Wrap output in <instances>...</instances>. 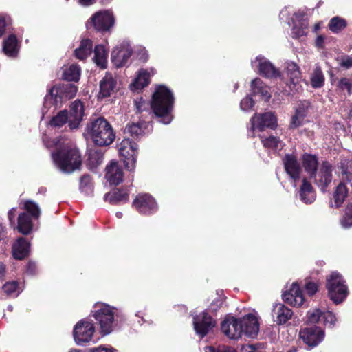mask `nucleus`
Segmentation results:
<instances>
[{"instance_id": "1", "label": "nucleus", "mask_w": 352, "mask_h": 352, "mask_svg": "<svg viewBox=\"0 0 352 352\" xmlns=\"http://www.w3.org/2000/svg\"><path fill=\"white\" fill-rule=\"evenodd\" d=\"M173 104L174 97L172 91L166 86L158 85L153 94L151 108L160 122L164 124L171 122Z\"/></svg>"}, {"instance_id": "2", "label": "nucleus", "mask_w": 352, "mask_h": 352, "mask_svg": "<svg viewBox=\"0 0 352 352\" xmlns=\"http://www.w3.org/2000/svg\"><path fill=\"white\" fill-rule=\"evenodd\" d=\"M94 317L100 327V333L105 336L118 327V321L123 316L118 308L101 303L96 305Z\"/></svg>"}, {"instance_id": "3", "label": "nucleus", "mask_w": 352, "mask_h": 352, "mask_svg": "<svg viewBox=\"0 0 352 352\" xmlns=\"http://www.w3.org/2000/svg\"><path fill=\"white\" fill-rule=\"evenodd\" d=\"M87 134L98 146H107L113 142L115 134L109 123L103 118L91 120L86 127Z\"/></svg>"}, {"instance_id": "4", "label": "nucleus", "mask_w": 352, "mask_h": 352, "mask_svg": "<svg viewBox=\"0 0 352 352\" xmlns=\"http://www.w3.org/2000/svg\"><path fill=\"white\" fill-rule=\"evenodd\" d=\"M77 91V87L71 83L54 85L48 89L47 94L44 98V109H50L52 107L56 109L62 104L64 100L74 98Z\"/></svg>"}, {"instance_id": "5", "label": "nucleus", "mask_w": 352, "mask_h": 352, "mask_svg": "<svg viewBox=\"0 0 352 352\" xmlns=\"http://www.w3.org/2000/svg\"><path fill=\"white\" fill-rule=\"evenodd\" d=\"M277 126V118L272 112L255 113L250 120L248 136L256 137V131H263L265 129H274Z\"/></svg>"}, {"instance_id": "6", "label": "nucleus", "mask_w": 352, "mask_h": 352, "mask_svg": "<svg viewBox=\"0 0 352 352\" xmlns=\"http://www.w3.org/2000/svg\"><path fill=\"white\" fill-rule=\"evenodd\" d=\"M327 288L329 298L336 304L342 302L348 294L345 281L338 272H332L327 278Z\"/></svg>"}, {"instance_id": "7", "label": "nucleus", "mask_w": 352, "mask_h": 352, "mask_svg": "<svg viewBox=\"0 0 352 352\" xmlns=\"http://www.w3.org/2000/svg\"><path fill=\"white\" fill-rule=\"evenodd\" d=\"M94 333V324L87 319H82L74 327V340L78 345H85L93 340Z\"/></svg>"}, {"instance_id": "8", "label": "nucleus", "mask_w": 352, "mask_h": 352, "mask_svg": "<svg viewBox=\"0 0 352 352\" xmlns=\"http://www.w3.org/2000/svg\"><path fill=\"white\" fill-rule=\"evenodd\" d=\"M43 142L46 147L54 148L57 151L56 154H78L79 153L75 142L71 139L65 138L51 139L45 137ZM52 154H55V153Z\"/></svg>"}, {"instance_id": "9", "label": "nucleus", "mask_w": 352, "mask_h": 352, "mask_svg": "<svg viewBox=\"0 0 352 352\" xmlns=\"http://www.w3.org/2000/svg\"><path fill=\"white\" fill-rule=\"evenodd\" d=\"M294 114L290 120V128L295 129L302 124L305 118L311 116L316 112L312 103L307 100H300L294 107Z\"/></svg>"}, {"instance_id": "10", "label": "nucleus", "mask_w": 352, "mask_h": 352, "mask_svg": "<svg viewBox=\"0 0 352 352\" xmlns=\"http://www.w3.org/2000/svg\"><path fill=\"white\" fill-rule=\"evenodd\" d=\"M113 13L109 10H101L94 13L88 21L87 25L93 26L99 32L109 31L114 25Z\"/></svg>"}, {"instance_id": "11", "label": "nucleus", "mask_w": 352, "mask_h": 352, "mask_svg": "<svg viewBox=\"0 0 352 352\" xmlns=\"http://www.w3.org/2000/svg\"><path fill=\"white\" fill-rule=\"evenodd\" d=\"M133 54V49L128 41L119 43L111 52V61L116 67L126 65Z\"/></svg>"}, {"instance_id": "12", "label": "nucleus", "mask_w": 352, "mask_h": 352, "mask_svg": "<svg viewBox=\"0 0 352 352\" xmlns=\"http://www.w3.org/2000/svg\"><path fill=\"white\" fill-rule=\"evenodd\" d=\"M55 166L64 173H72L78 169L82 163L80 155H52Z\"/></svg>"}, {"instance_id": "13", "label": "nucleus", "mask_w": 352, "mask_h": 352, "mask_svg": "<svg viewBox=\"0 0 352 352\" xmlns=\"http://www.w3.org/2000/svg\"><path fill=\"white\" fill-rule=\"evenodd\" d=\"M193 326L196 333L203 338L216 326V321L204 311L193 316Z\"/></svg>"}, {"instance_id": "14", "label": "nucleus", "mask_w": 352, "mask_h": 352, "mask_svg": "<svg viewBox=\"0 0 352 352\" xmlns=\"http://www.w3.org/2000/svg\"><path fill=\"white\" fill-rule=\"evenodd\" d=\"M252 66L257 69L258 73L266 78H277L280 76V72L274 65L265 56H257L252 61Z\"/></svg>"}, {"instance_id": "15", "label": "nucleus", "mask_w": 352, "mask_h": 352, "mask_svg": "<svg viewBox=\"0 0 352 352\" xmlns=\"http://www.w3.org/2000/svg\"><path fill=\"white\" fill-rule=\"evenodd\" d=\"M133 206L143 214H151L157 210L155 199L148 194L138 195L133 202Z\"/></svg>"}, {"instance_id": "16", "label": "nucleus", "mask_w": 352, "mask_h": 352, "mask_svg": "<svg viewBox=\"0 0 352 352\" xmlns=\"http://www.w3.org/2000/svg\"><path fill=\"white\" fill-rule=\"evenodd\" d=\"M85 116V107L80 100L72 102L68 112L69 127L72 130L77 129Z\"/></svg>"}, {"instance_id": "17", "label": "nucleus", "mask_w": 352, "mask_h": 352, "mask_svg": "<svg viewBox=\"0 0 352 352\" xmlns=\"http://www.w3.org/2000/svg\"><path fill=\"white\" fill-rule=\"evenodd\" d=\"M312 177L321 190L325 192L332 182V165L328 162H324L318 172H316Z\"/></svg>"}, {"instance_id": "18", "label": "nucleus", "mask_w": 352, "mask_h": 352, "mask_svg": "<svg viewBox=\"0 0 352 352\" xmlns=\"http://www.w3.org/2000/svg\"><path fill=\"white\" fill-rule=\"evenodd\" d=\"M299 335L303 342L310 346L318 345L323 340L324 336V331L316 326L302 329Z\"/></svg>"}, {"instance_id": "19", "label": "nucleus", "mask_w": 352, "mask_h": 352, "mask_svg": "<svg viewBox=\"0 0 352 352\" xmlns=\"http://www.w3.org/2000/svg\"><path fill=\"white\" fill-rule=\"evenodd\" d=\"M222 332L230 339L237 340L242 336L240 319L233 316L226 318L221 323Z\"/></svg>"}, {"instance_id": "20", "label": "nucleus", "mask_w": 352, "mask_h": 352, "mask_svg": "<svg viewBox=\"0 0 352 352\" xmlns=\"http://www.w3.org/2000/svg\"><path fill=\"white\" fill-rule=\"evenodd\" d=\"M294 17L292 18L293 27L291 31V36L295 39H300L307 35L308 28V21L305 17V13L299 11L294 14Z\"/></svg>"}, {"instance_id": "21", "label": "nucleus", "mask_w": 352, "mask_h": 352, "mask_svg": "<svg viewBox=\"0 0 352 352\" xmlns=\"http://www.w3.org/2000/svg\"><path fill=\"white\" fill-rule=\"evenodd\" d=\"M239 319L242 335L248 338H255L259 331V323L257 317L254 314H249Z\"/></svg>"}, {"instance_id": "22", "label": "nucleus", "mask_w": 352, "mask_h": 352, "mask_svg": "<svg viewBox=\"0 0 352 352\" xmlns=\"http://www.w3.org/2000/svg\"><path fill=\"white\" fill-rule=\"evenodd\" d=\"M117 81L111 74L107 72L99 83L98 98H104L111 96L116 91Z\"/></svg>"}, {"instance_id": "23", "label": "nucleus", "mask_w": 352, "mask_h": 352, "mask_svg": "<svg viewBox=\"0 0 352 352\" xmlns=\"http://www.w3.org/2000/svg\"><path fill=\"white\" fill-rule=\"evenodd\" d=\"M285 64L286 74L289 78L290 90L292 91H298V84L301 80V72L299 67L292 61L287 62Z\"/></svg>"}, {"instance_id": "24", "label": "nucleus", "mask_w": 352, "mask_h": 352, "mask_svg": "<svg viewBox=\"0 0 352 352\" xmlns=\"http://www.w3.org/2000/svg\"><path fill=\"white\" fill-rule=\"evenodd\" d=\"M293 314L292 310L282 303L275 304L272 311L274 322L279 325L285 324Z\"/></svg>"}, {"instance_id": "25", "label": "nucleus", "mask_w": 352, "mask_h": 352, "mask_svg": "<svg viewBox=\"0 0 352 352\" xmlns=\"http://www.w3.org/2000/svg\"><path fill=\"white\" fill-rule=\"evenodd\" d=\"M283 300L292 306H301L305 298L297 283H294L289 291L283 294Z\"/></svg>"}, {"instance_id": "26", "label": "nucleus", "mask_w": 352, "mask_h": 352, "mask_svg": "<svg viewBox=\"0 0 352 352\" xmlns=\"http://www.w3.org/2000/svg\"><path fill=\"white\" fill-rule=\"evenodd\" d=\"M123 172L116 161H111L106 167L105 178L111 185L117 186L123 181Z\"/></svg>"}, {"instance_id": "27", "label": "nucleus", "mask_w": 352, "mask_h": 352, "mask_svg": "<svg viewBox=\"0 0 352 352\" xmlns=\"http://www.w3.org/2000/svg\"><path fill=\"white\" fill-rule=\"evenodd\" d=\"M285 168L287 173L294 180V187L296 186V181L299 179L301 166L297 160L296 155H285L283 159Z\"/></svg>"}, {"instance_id": "28", "label": "nucleus", "mask_w": 352, "mask_h": 352, "mask_svg": "<svg viewBox=\"0 0 352 352\" xmlns=\"http://www.w3.org/2000/svg\"><path fill=\"white\" fill-rule=\"evenodd\" d=\"M155 74V70L153 68H151L149 70L140 69L138 76L130 85L131 89L132 91H139L146 87L150 83L151 76Z\"/></svg>"}, {"instance_id": "29", "label": "nucleus", "mask_w": 352, "mask_h": 352, "mask_svg": "<svg viewBox=\"0 0 352 352\" xmlns=\"http://www.w3.org/2000/svg\"><path fill=\"white\" fill-rule=\"evenodd\" d=\"M33 220L35 219L26 212H21L18 217L17 226H14V229H16L19 233L23 235H28L32 231Z\"/></svg>"}, {"instance_id": "30", "label": "nucleus", "mask_w": 352, "mask_h": 352, "mask_svg": "<svg viewBox=\"0 0 352 352\" xmlns=\"http://www.w3.org/2000/svg\"><path fill=\"white\" fill-rule=\"evenodd\" d=\"M20 49L19 43L14 34H10L3 41V50L9 57H16Z\"/></svg>"}, {"instance_id": "31", "label": "nucleus", "mask_w": 352, "mask_h": 352, "mask_svg": "<svg viewBox=\"0 0 352 352\" xmlns=\"http://www.w3.org/2000/svg\"><path fill=\"white\" fill-rule=\"evenodd\" d=\"M348 196V189L344 183H340L336 188L333 197L330 201V206L339 208L344 203Z\"/></svg>"}, {"instance_id": "32", "label": "nucleus", "mask_w": 352, "mask_h": 352, "mask_svg": "<svg viewBox=\"0 0 352 352\" xmlns=\"http://www.w3.org/2000/svg\"><path fill=\"white\" fill-rule=\"evenodd\" d=\"M270 88L265 85L258 78H256L251 82V91L253 95H258L265 101L271 98L269 91Z\"/></svg>"}, {"instance_id": "33", "label": "nucleus", "mask_w": 352, "mask_h": 352, "mask_svg": "<svg viewBox=\"0 0 352 352\" xmlns=\"http://www.w3.org/2000/svg\"><path fill=\"white\" fill-rule=\"evenodd\" d=\"M30 243L24 238L20 237L12 246L13 256L16 259L21 260L28 254Z\"/></svg>"}, {"instance_id": "34", "label": "nucleus", "mask_w": 352, "mask_h": 352, "mask_svg": "<svg viewBox=\"0 0 352 352\" xmlns=\"http://www.w3.org/2000/svg\"><path fill=\"white\" fill-rule=\"evenodd\" d=\"M299 196L300 200L306 204H311L316 199V195L311 184L305 178L300 188Z\"/></svg>"}, {"instance_id": "35", "label": "nucleus", "mask_w": 352, "mask_h": 352, "mask_svg": "<svg viewBox=\"0 0 352 352\" xmlns=\"http://www.w3.org/2000/svg\"><path fill=\"white\" fill-rule=\"evenodd\" d=\"M148 123L139 122L128 124L124 129V133L134 138H139L146 133L145 130L149 131Z\"/></svg>"}, {"instance_id": "36", "label": "nucleus", "mask_w": 352, "mask_h": 352, "mask_svg": "<svg viewBox=\"0 0 352 352\" xmlns=\"http://www.w3.org/2000/svg\"><path fill=\"white\" fill-rule=\"evenodd\" d=\"M129 194L126 190L116 189L111 192L106 193L104 200L111 204H118L129 200Z\"/></svg>"}, {"instance_id": "37", "label": "nucleus", "mask_w": 352, "mask_h": 352, "mask_svg": "<svg viewBox=\"0 0 352 352\" xmlns=\"http://www.w3.org/2000/svg\"><path fill=\"white\" fill-rule=\"evenodd\" d=\"M108 50L103 45H98L94 48V60L101 69H105L107 65Z\"/></svg>"}, {"instance_id": "38", "label": "nucleus", "mask_w": 352, "mask_h": 352, "mask_svg": "<svg viewBox=\"0 0 352 352\" xmlns=\"http://www.w3.org/2000/svg\"><path fill=\"white\" fill-rule=\"evenodd\" d=\"M324 75L321 67L316 65L312 72L310 74V84L314 89H320L324 85Z\"/></svg>"}, {"instance_id": "39", "label": "nucleus", "mask_w": 352, "mask_h": 352, "mask_svg": "<svg viewBox=\"0 0 352 352\" xmlns=\"http://www.w3.org/2000/svg\"><path fill=\"white\" fill-rule=\"evenodd\" d=\"M92 47V41L90 39L82 40L80 46L74 51L76 57L82 60L86 59L91 54Z\"/></svg>"}, {"instance_id": "40", "label": "nucleus", "mask_w": 352, "mask_h": 352, "mask_svg": "<svg viewBox=\"0 0 352 352\" xmlns=\"http://www.w3.org/2000/svg\"><path fill=\"white\" fill-rule=\"evenodd\" d=\"M117 148L119 154H130L137 152L138 146L136 142L129 138H124L117 144Z\"/></svg>"}, {"instance_id": "41", "label": "nucleus", "mask_w": 352, "mask_h": 352, "mask_svg": "<svg viewBox=\"0 0 352 352\" xmlns=\"http://www.w3.org/2000/svg\"><path fill=\"white\" fill-rule=\"evenodd\" d=\"M80 76V67L72 64L66 67L63 74V78L67 81H78Z\"/></svg>"}, {"instance_id": "42", "label": "nucleus", "mask_w": 352, "mask_h": 352, "mask_svg": "<svg viewBox=\"0 0 352 352\" xmlns=\"http://www.w3.org/2000/svg\"><path fill=\"white\" fill-rule=\"evenodd\" d=\"M303 167L311 176L316 172L318 162L316 155H303Z\"/></svg>"}, {"instance_id": "43", "label": "nucleus", "mask_w": 352, "mask_h": 352, "mask_svg": "<svg viewBox=\"0 0 352 352\" xmlns=\"http://www.w3.org/2000/svg\"><path fill=\"white\" fill-rule=\"evenodd\" d=\"M67 122L69 123L68 111L67 110H63L58 112L51 119L50 124L52 126L60 128Z\"/></svg>"}, {"instance_id": "44", "label": "nucleus", "mask_w": 352, "mask_h": 352, "mask_svg": "<svg viewBox=\"0 0 352 352\" xmlns=\"http://www.w3.org/2000/svg\"><path fill=\"white\" fill-rule=\"evenodd\" d=\"M23 208L25 210V212L29 214V216L33 217L34 219H38L41 214V210L38 205L31 201L27 200L24 202Z\"/></svg>"}, {"instance_id": "45", "label": "nucleus", "mask_w": 352, "mask_h": 352, "mask_svg": "<svg viewBox=\"0 0 352 352\" xmlns=\"http://www.w3.org/2000/svg\"><path fill=\"white\" fill-rule=\"evenodd\" d=\"M260 139L265 148L274 149L275 151L282 148L283 146V142L276 137L270 136L268 138H264L260 136Z\"/></svg>"}, {"instance_id": "46", "label": "nucleus", "mask_w": 352, "mask_h": 352, "mask_svg": "<svg viewBox=\"0 0 352 352\" xmlns=\"http://www.w3.org/2000/svg\"><path fill=\"white\" fill-rule=\"evenodd\" d=\"M346 26V21L339 16L332 18L329 23V30L333 33H338Z\"/></svg>"}, {"instance_id": "47", "label": "nucleus", "mask_w": 352, "mask_h": 352, "mask_svg": "<svg viewBox=\"0 0 352 352\" xmlns=\"http://www.w3.org/2000/svg\"><path fill=\"white\" fill-rule=\"evenodd\" d=\"M3 290L8 296H17L20 293L17 282H8L3 286Z\"/></svg>"}, {"instance_id": "48", "label": "nucleus", "mask_w": 352, "mask_h": 352, "mask_svg": "<svg viewBox=\"0 0 352 352\" xmlns=\"http://www.w3.org/2000/svg\"><path fill=\"white\" fill-rule=\"evenodd\" d=\"M323 312L319 309H315L307 314V322L310 323H321Z\"/></svg>"}, {"instance_id": "49", "label": "nucleus", "mask_w": 352, "mask_h": 352, "mask_svg": "<svg viewBox=\"0 0 352 352\" xmlns=\"http://www.w3.org/2000/svg\"><path fill=\"white\" fill-rule=\"evenodd\" d=\"M341 225L345 228L352 226V203L347 206L345 216L341 220Z\"/></svg>"}, {"instance_id": "50", "label": "nucleus", "mask_w": 352, "mask_h": 352, "mask_svg": "<svg viewBox=\"0 0 352 352\" xmlns=\"http://www.w3.org/2000/svg\"><path fill=\"white\" fill-rule=\"evenodd\" d=\"M87 165L89 169L96 168L103 161V155H88Z\"/></svg>"}, {"instance_id": "51", "label": "nucleus", "mask_w": 352, "mask_h": 352, "mask_svg": "<svg viewBox=\"0 0 352 352\" xmlns=\"http://www.w3.org/2000/svg\"><path fill=\"white\" fill-rule=\"evenodd\" d=\"M205 352H237L232 347L221 345V346H208L205 348Z\"/></svg>"}, {"instance_id": "52", "label": "nucleus", "mask_w": 352, "mask_h": 352, "mask_svg": "<svg viewBox=\"0 0 352 352\" xmlns=\"http://www.w3.org/2000/svg\"><path fill=\"white\" fill-rule=\"evenodd\" d=\"M122 157L121 161L125 168L129 171L134 170L136 162L134 155H122Z\"/></svg>"}, {"instance_id": "53", "label": "nucleus", "mask_w": 352, "mask_h": 352, "mask_svg": "<svg viewBox=\"0 0 352 352\" xmlns=\"http://www.w3.org/2000/svg\"><path fill=\"white\" fill-rule=\"evenodd\" d=\"M335 321L336 316L334 314H333L332 312L329 311L323 312L321 323H322L325 326L331 327L332 326H333Z\"/></svg>"}, {"instance_id": "54", "label": "nucleus", "mask_w": 352, "mask_h": 352, "mask_svg": "<svg viewBox=\"0 0 352 352\" xmlns=\"http://www.w3.org/2000/svg\"><path fill=\"white\" fill-rule=\"evenodd\" d=\"M338 87L342 90H346L350 95L352 92V82L350 78H342L338 83Z\"/></svg>"}, {"instance_id": "55", "label": "nucleus", "mask_w": 352, "mask_h": 352, "mask_svg": "<svg viewBox=\"0 0 352 352\" xmlns=\"http://www.w3.org/2000/svg\"><path fill=\"white\" fill-rule=\"evenodd\" d=\"M254 105V101L252 98L248 96L244 98L240 103V107L242 111H249L250 110Z\"/></svg>"}, {"instance_id": "56", "label": "nucleus", "mask_w": 352, "mask_h": 352, "mask_svg": "<svg viewBox=\"0 0 352 352\" xmlns=\"http://www.w3.org/2000/svg\"><path fill=\"white\" fill-rule=\"evenodd\" d=\"M91 179L88 175H85L81 177L80 181V188L82 190H85L87 188L91 186Z\"/></svg>"}, {"instance_id": "57", "label": "nucleus", "mask_w": 352, "mask_h": 352, "mask_svg": "<svg viewBox=\"0 0 352 352\" xmlns=\"http://www.w3.org/2000/svg\"><path fill=\"white\" fill-rule=\"evenodd\" d=\"M318 287V285L314 282H308L305 285L306 291L310 296L316 293Z\"/></svg>"}, {"instance_id": "58", "label": "nucleus", "mask_w": 352, "mask_h": 352, "mask_svg": "<svg viewBox=\"0 0 352 352\" xmlns=\"http://www.w3.org/2000/svg\"><path fill=\"white\" fill-rule=\"evenodd\" d=\"M340 66L346 69L352 67V57L349 56H344L341 60Z\"/></svg>"}, {"instance_id": "59", "label": "nucleus", "mask_w": 352, "mask_h": 352, "mask_svg": "<svg viewBox=\"0 0 352 352\" xmlns=\"http://www.w3.org/2000/svg\"><path fill=\"white\" fill-rule=\"evenodd\" d=\"M16 208H12V209H10L9 211H8V220H9V222H10V226L13 227L14 226V219H15V216H16Z\"/></svg>"}, {"instance_id": "60", "label": "nucleus", "mask_w": 352, "mask_h": 352, "mask_svg": "<svg viewBox=\"0 0 352 352\" xmlns=\"http://www.w3.org/2000/svg\"><path fill=\"white\" fill-rule=\"evenodd\" d=\"M289 12L287 10V8H285V9H283L280 12V20H285V21L289 25H292V23H290V21H289Z\"/></svg>"}, {"instance_id": "61", "label": "nucleus", "mask_w": 352, "mask_h": 352, "mask_svg": "<svg viewBox=\"0 0 352 352\" xmlns=\"http://www.w3.org/2000/svg\"><path fill=\"white\" fill-rule=\"evenodd\" d=\"M89 352H115L111 348H106L102 346L89 349Z\"/></svg>"}, {"instance_id": "62", "label": "nucleus", "mask_w": 352, "mask_h": 352, "mask_svg": "<svg viewBox=\"0 0 352 352\" xmlns=\"http://www.w3.org/2000/svg\"><path fill=\"white\" fill-rule=\"evenodd\" d=\"M7 26V21L6 18L3 16H0V37L3 36V34L6 32V28Z\"/></svg>"}, {"instance_id": "63", "label": "nucleus", "mask_w": 352, "mask_h": 352, "mask_svg": "<svg viewBox=\"0 0 352 352\" xmlns=\"http://www.w3.org/2000/svg\"><path fill=\"white\" fill-rule=\"evenodd\" d=\"M135 106L137 111L138 112L142 111L144 109L143 108V105L145 104V101L142 100V98H140V101H138L137 100H135Z\"/></svg>"}, {"instance_id": "64", "label": "nucleus", "mask_w": 352, "mask_h": 352, "mask_svg": "<svg viewBox=\"0 0 352 352\" xmlns=\"http://www.w3.org/2000/svg\"><path fill=\"white\" fill-rule=\"evenodd\" d=\"M242 352H258L252 345H247L243 347Z\"/></svg>"}]
</instances>
